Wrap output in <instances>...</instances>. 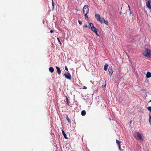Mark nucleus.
Here are the masks:
<instances>
[{
    "mask_svg": "<svg viewBox=\"0 0 151 151\" xmlns=\"http://www.w3.org/2000/svg\"><path fill=\"white\" fill-rule=\"evenodd\" d=\"M129 11H131L130 9V7H129ZM130 14H131V12H130Z\"/></svg>",
    "mask_w": 151,
    "mask_h": 151,
    "instance_id": "30",
    "label": "nucleus"
},
{
    "mask_svg": "<svg viewBox=\"0 0 151 151\" xmlns=\"http://www.w3.org/2000/svg\"><path fill=\"white\" fill-rule=\"evenodd\" d=\"M150 1L147 0L146 2V6L149 9H151V6L150 4Z\"/></svg>",
    "mask_w": 151,
    "mask_h": 151,
    "instance_id": "6",
    "label": "nucleus"
},
{
    "mask_svg": "<svg viewBox=\"0 0 151 151\" xmlns=\"http://www.w3.org/2000/svg\"><path fill=\"white\" fill-rule=\"evenodd\" d=\"M57 40H58V41L59 43L60 44V45H62V43L60 40V39H59V38L58 37H57Z\"/></svg>",
    "mask_w": 151,
    "mask_h": 151,
    "instance_id": "21",
    "label": "nucleus"
},
{
    "mask_svg": "<svg viewBox=\"0 0 151 151\" xmlns=\"http://www.w3.org/2000/svg\"><path fill=\"white\" fill-rule=\"evenodd\" d=\"M86 114V112L85 110H83L81 111V114L82 116H84Z\"/></svg>",
    "mask_w": 151,
    "mask_h": 151,
    "instance_id": "15",
    "label": "nucleus"
},
{
    "mask_svg": "<svg viewBox=\"0 0 151 151\" xmlns=\"http://www.w3.org/2000/svg\"><path fill=\"white\" fill-rule=\"evenodd\" d=\"M149 122L150 124L151 125V116L150 115Z\"/></svg>",
    "mask_w": 151,
    "mask_h": 151,
    "instance_id": "22",
    "label": "nucleus"
},
{
    "mask_svg": "<svg viewBox=\"0 0 151 151\" xmlns=\"http://www.w3.org/2000/svg\"><path fill=\"white\" fill-rule=\"evenodd\" d=\"M118 147L120 150H121V146L120 145H118Z\"/></svg>",
    "mask_w": 151,
    "mask_h": 151,
    "instance_id": "26",
    "label": "nucleus"
},
{
    "mask_svg": "<svg viewBox=\"0 0 151 151\" xmlns=\"http://www.w3.org/2000/svg\"><path fill=\"white\" fill-rule=\"evenodd\" d=\"M50 32L51 33H52L54 32V31L52 30H50Z\"/></svg>",
    "mask_w": 151,
    "mask_h": 151,
    "instance_id": "28",
    "label": "nucleus"
},
{
    "mask_svg": "<svg viewBox=\"0 0 151 151\" xmlns=\"http://www.w3.org/2000/svg\"><path fill=\"white\" fill-rule=\"evenodd\" d=\"M64 76L68 80L71 79V76L70 74L67 72H66L64 74Z\"/></svg>",
    "mask_w": 151,
    "mask_h": 151,
    "instance_id": "5",
    "label": "nucleus"
},
{
    "mask_svg": "<svg viewBox=\"0 0 151 151\" xmlns=\"http://www.w3.org/2000/svg\"><path fill=\"white\" fill-rule=\"evenodd\" d=\"M56 68L57 70V72L58 73L59 75H60L61 73V70H60V68L58 66H56Z\"/></svg>",
    "mask_w": 151,
    "mask_h": 151,
    "instance_id": "9",
    "label": "nucleus"
},
{
    "mask_svg": "<svg viewBox=\"0 0 151 151\" xmlns=\"http://www.w3.org/2000/svg\"><path fill=\"white\" fill-rule=\"evenodd\" d=\"M116 143L118 144V146L119 145H120V143H121V142L119 140H118L117 139H116Z\"/></svg>",
    "mask_w": 151,
    "mask_h": 151,
    "instance_id": "16",
    "label": "nucleus"
},
{
    "mask_svg": "<svg viewBox=\"0 0 151 151\" xmlns=\"http://www.w3.org/2000/svg\"><path fill=\"white\" fill-rule=\"evenodd\" d=\"M88 27V25L87 24H84L83 26V27L86 28Z\"/></svg>",
    "mask_w": 151,
    "mask_h": 151,
    "instance_id": "24",
    "label": "nucleus"
},
{
    "mask_svg": "<svg viewBox=\"0 0 151 151\" xmlns=\"http://www.w3.org/2000/svg\"><path fill=\"white\" fill-rule=\"evenodd\" d=\"M66 99L67 104L68 105H69V100L67 96H66Z\"/></svg>",
    "mask_w": 151,
    "mask_h": 151,
    "instance_id": "19",
    "label": "nucleus"
},
{
    "mask_svg": "<svg viewBox=\"0 0 151 151\" xmlns=\"http://www.w3.org/2000/svg\"><path fill=\"white\" fill-rule=\"evenodd\" d=\"M148 110L150 111V112H151V106H149L147 107V108Z\"/></svg>",
    "mask_w": 151,
    "mask_h": 151,
    "instance_id": "20",
    "label": "nucleus"
},
{
    "mask_svg": "<svg viewBox=\"0 0 151 151\" xmlns=\"http://www.w3.org/2000/svg\"><path fill=\"white\" fill-rule=\"evenodd\" d=\"M106 86V84H105L104 86V87H105Z\"/></svg>",
    "mask_w": 151,
    "mask_h": 151,
    "instance_id": "31",
    "label": "nucleus"
},
{
    "mask_svg": "<svg viewBox=\"0 0 151 151\" xmlns=\"http://www.w3.org/2000/svg\"><path fill=\"white\" fill-rule=\"evenodd\" d=\"M78 22H79V23L80 24H82V22L80 20H78Z\"/></svg>",
    "mask_w": 151,
    "mask_h": 151,
    "instance_id": "23",
    "label": "nucleus"
},
{
    "mask_svg": "<svg viewBox=\"0 0 151 151\" xmlns=\"http://www.w3.org/2000/svg\"><path fill=\"white\" fill-rule=\"evenodd\" d=\"M142 54L145 57L150 58L151 56V51L149 49L146 48L143 52Z\"/></svg>",
    "mask_w": 151,
    "mask_h": 151,
    "instance_id": "1",
    "label": "nucleus"
},
{
    "mask_svg": "<svg viewBox=\"0 0 151 151\" xmlns=\"http://www.w3.org/2000/svg\"><path fill=\"white\" fill-rule=\"evenodd\" d=\"M102 20H103V21H104V23L106 24V25H108V22L107 21V20H106L104 19L103 18H102Z\"/></svg>",
    "mask_w": 151,
    "mask_h": 151,
    "instance_id": "13",
    "label": "nucleus"
},
{
    "mask_svg": "<svg viewBox=\"0 0 151 151\" xmlns=\"http://www.w3.org/2000/svg\"><path fill=\"white\" fill-rule=\"evenodd\" d=\"M149 102H151V100H150V101Z\"/></svg>",
    "mask_w": 151,
    "mask_h": 151,
    "instance_id": "34",
    "label": "nucleus"
},
{
    "mask_svg": "<svg viewBox=\"0 0 151 151\" xmlns=\"http://www.w3.org/2000/svg\"><path fill=\"white\" fill-rule=\"evenodd\" d=\"M88 28H90L91 30L94 32L97 35H99L97 33L98 29L96 28L94 26L93 24L91 23H90L88 26Z\"/></svg>",
    "mask_w": 151,
    "mask_h": 151,
    "instance_id": "2",
    "label": "nucleus"
},
{
    "mask_svg": "<svg viewBox=\"0 0 151 151\" xmlns=\"http://www.w3.org/2000/svg\"><path fill=\"white\" fill-rule=\"evenodd\" d=\"M108 65L107 64H106L104 66V69L105 70H107L108 67Z\"/></svg>",
    "mask_w": 151,
    "mask_h": 151,
    "instance_id": "14",
    "label": "nucleus"
},
{
    "mask_svg": "<svg viewBox=\"0 0 151 151\" xmlns=\"http://www.w3.org/2000/svg\"><path fill=\"white\" fill-rule=\"evenodd\" d=\"M84 14L85 19L86 20H87L88 19V16L87 15V14H88L85 13V14Z\"/></svg>",
    "mask_w": 151,
    "mask_h": 151,
    "instance_id": "17",
    "label": "nucleus"
},
{
    "mask_svg": "<svg viewBox=\"0 0 151 151\" xmlns=\"http://www.w3.org/2000/svg\"><path fill=\"white\" fill-rule=\"evenodd\" d=\"M95 17L98 21L99 22L101 23H103L102 18L100 17V15L99 14H96Z\"/></svg>",
    "mask_w": 151,
    "mask_h": 151,
    "instance_id": "4",
    "label": "nucleus"
},
{
    "mask_svg": "<svg viewBox=\"0 0 151 151\" xmlns=\"http://www.w3.org/2000/svg\"><path fill=\"white\" fill-rule=\"evenodd\" d=\"M66 119L67 120L68 122V123H70L71 121H70V120L69 119L68 116L67 115H66Z\"/></svg>",
    "mask_w": 151,
    "mask_h": 151,
    "instance_id": "18",
    "label": "nucleus"
},
{
    "mask_svg": "<svg viewBox=\"0 0 151 151\" xmlns=\"http://www.w3.org/2000/svg\"><path fill=\"white\" fill-rule=\"evenodd\" d=\"M146 78H149L151 77V73L149 72H148L146 74Z\"/></svg>",
    "mask_w": 151,
    "mask_h": 151,
    "instance_id": "10",
    "label": "nucleus"
},
{
    "mask_svg": "<svg viewBox=\"0 0 151 151\" xmlns=\"http://www.w3.org/2000/svg\"><path fill=\"white\" fill-rule=\"evenodd\" d=\"M52 6H53V7L54 8V3H53V1L52 0Z\"/></svg>",
    "mask_w": 151,
    "mask_h": 151,
    "instance_id": "27",
    "label": "nucleus"
},
{
    "mask_svg": "<svg viewBox=\"0 0 151 151\" xmlns=\"http://www.w3.org/2000/svg\"><path fill=\"white\" fill-rule=\"evenodd\" d=\"M88 6V5H85L83 8V14H88L89 12V9Z\"/></svg>",
    "mask_w": 151,
    "mask_h": 151,
    "instance_id": "3",
    "label": "nucleus"
},
{
    "mask_svg": "<svg viewBox=\"0 0 151 151\" xmlns=\"http://www.w3.org/2000/svg\"><path fill=\"white\" fill-rule=\"evenodd\" d=\"M65 69L67 71L68 70V69L67 66H65Z\"/></svg>",
    "mask_w": 151,
    "mask_h": 151,
    "instance_id": "25",
    "label": "nucleus"
},
{
    "mask_svg": "<svg viewBox=\"0 0 151 151\" xmlns=\"http://www.w3.org/2000/svg\"><path fill=\"white\" fill-rule=\"evenodd\" d=\"M151 2V0H149Z\"/></svg>",
    "mask_w": 151,
    "mask_h": 151,
    "instance_id": "33",
    "label": "nucleus"
},
{
    "mask_svg": "<svg viewBox=\"0 0 151 151\" xmlns=\"http://www.w3.org/2000/svg\"><path fill=\"white\" fill-rule=\"evenodd\" d=\"M83 88L84 89H86L87 88V87L85 86H84Z\"/></svg>",
    "mask_w": 151,
    "mask_h": 151,
    "instance_id": "29",
    "label": "nucleus"
},
{
    "mask_svg": "<svg viewBox=\"0 0 151 151\" xmlns=\"http://www.w3.org/2000/svg\"><path fill=\"white\" fill-rule=\"evenodd\" d=\"M49 70L50 72L51 73L53 72L54 71V69L52 67H50L49 68Z\"/></svg>",
    "mask_w": 151,
    "mask_h": 151,
    "instance_id": "11",
    "label": "nucleus"
},
{
    "mask_svg": "<svg viewBox=\"0 0 151 151\" xmlns=\"http://www.w3.org/2000/svg\"><path fill=\"white\" fill-rule=\"evenodd\" d=\"M137 136L139 139L142 141L143 140V139L141 137V135L138 132H137Z\"/></svg>",
    "mask_w": 151,
    "mask_h": 151,
    "instance_id": "8",
    "label": "nucleus"
},
{
    "mask_svg": "<svg viewBox=\"0 0 151 151\" xmlns=\"http://www.w3.org/2000/svg\"><path fill=\"white\" fill-rule=\"evenodd\" d=\"M43 23H44V20H43Z\"/></svg>",
    "mask_w": 151,
    "mask_h": 151,
    "instance_id": "32",
    "label": "nucleus"
},
{
    "mask_svg": "<svg viewBox=\"0 0 151 151\" xmlns=\"http://www.w3.org/2000/svg\"><path fill=\"white\" fill-rule=\"evenodd\" d=\"M62 132L64 138L66 139H67L68 137L66 136V134L65 133L64 131L63 130H62Z\"/></svg>",
    "mask_w": 151,
    "mask_h": 151,
    "instance_id": "12",
    "label": "nucleus"
},
{
    "mask_svg": "<svg viewBox=\"0 0 151 151\" xmlns=\"http://www.w3.org/2000/svg\"><path fill=\"white\" fill-rule=\"evenodd\" d=\"M108 71L109 73V75L110 76H111L113 72V70L111 68V67H109L108 68Z\"/></svg>",
    "mask_w": 151,
    "mask_h": 151,
    "instance_id": "7",
    "label": "nucleus"
}]
</instances>
